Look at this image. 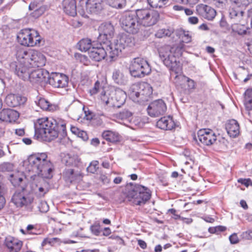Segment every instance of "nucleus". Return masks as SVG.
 I'll list each match as a JSON object with an SVG mask.
<instances>
[{
    "label": "nucleus",
    "instance_id": "nucleus-3",
    "mask_svg": "<svg viewBox=\"0 0 252 252\" xmlns=\"http://www.w3.org/2000/svg\"><path fill=\"white\" fill-rule=\"evenodd\" d=\"M66 125V122L59 118L38 119L34 123V137L48 141L58 137L62 139L67 136Z\"/></svg>",
    "mask_w": 252,
    "mask_h": 252
},
{
    "label": "nucleus",
    "instance_id": "nucleus-32",
    "mask_svg": "<svg viewBox=\"0 0 252 252\" xmlns=\"http://www.w3.org/2000/svg\"><path fill=\"white\" fill-rule=\"evenodd\" d=\"M102 136L107 141L112 143L118 142L120 141L121 138L118 132L111 130L104 131L102 134Z\"/></svg>",
    "mask_w": 252,
    "mask_h": 252
},
{
    "label": "nucleus",
    "instance_id": "nucleus-64",
    "mask_svg": "<svg viewBox=\"0 0 252 252\" xmlns=\"http://www.w3.org/2000/svg\"><path fill=\"white\" fill-rule=\"evenodd\" d=\"M122 180H123L122 177H120V176L117 177L114 179L113 182L115 184H119L121 183V182L122 181Z\"/></svg>",
    "mask_w": 252,
    "mask_h": 252
},
{
    "label": "nucleus",
    "instance_id": "nucleus-35",
    "mask_svg": "<svg viewBox=\"0 0 252 252\" xmlns=\"http://www.w3.org/2000/svg\"><path fill=\"white\" fill-rule=\"evenodd\" d=\"M244 104L248 110H252V89H248L245 91Z\"/></svg>",
    "mask_w": 252,
    "mask_h": 252
},
{
    "label": "nucleus",
    "instance_id": "nucleus-18",
    "mask_svg": "<svg viewBox=\"0 0 252 252\" xmlns=\"http://www.w3.org/2000/svg\"><path fill=\"white\" fill-rule=\"evenodd\" d=\"M199 141L204 145L210 146L217 143V136L210 129H204L198 132Z\"/></svg>",
    "mask_w": 252,
    "mask_h": 252
},
{
    "label": "nucleus",
    "instance_id": "nucleus-62",
    "mask_svg": "<svg viewBox=\"0 0 252 252\" xmlns=\"http://www.w3.org/2000/svg\"><path fill=\"white\" fill-rule=\"evenodd\" d=\"M111 230L109 227H105L103 230V235L107 236L111 233Z\"/></svg>",
    "mask_w": 252,
    "mask_h": 252
},
{
    "label": "nucleus",
    "instance_id": "nucleus-24",
    "mask_svg": "<svg viewBox=\"0 0 252 252\" xmlns=\"http://www.w3.org/2000/svg\"><path fill=\"white\" fill-rule=\"evenodd\" d=\"M61 157L62 162L66 166H79L81 159L77 155L63 153Z\"/></svg>",
    "mask_w": 252,
    "mask_h": 252
},
{
    "label": "nucleus",
    "instance_id": "nucleus-50",
    "mask_svg": "<svg viewBox=\"0 0 252 252\" xmlns=\"http://www.w3.org/2000/svg\"><path fill=\"white\" fill-rule=\"evenodd\" d=\"M220 26L221 28L225 29H227L229 27V25L226 22L224 16H222L221 18L220 21Z\"/></svg>",
    "mask_w": 252,
    "mask_h": 252
},
{
    "label": "nucleus",
    "instance_id": "nucleus-40",
    "mask_svg": "<svg viewBox=\"0 0 252 252\" xmlns=\"http://www.w3.org/2000/svg\"><path fill=\"white\" fill-rule=\"evenodd\" d=\"M173 32L172 30L161 29L158 30L155 33V36L161 38L166 36H170Z\"/></svg>",
    "mask_w": 252,
    "mask_h": 252
},
{
    "label": "nucleus",
    "instance_id": "nucleus-6",
    "mask_svg": "<svg viewBox=\"0 0 252 252\" xmlns=\"http://www.w3.org/2000/svg\"><path fill=\"white\" fill-rule=\"evenodd\" d=\"M100 98L101 102L109 107L120 108L125 103L126 94L122 89H117L114 91H102Z\"/></svg>",
    "mask_w": 252,
    "mask_h": 252
},
{
    "label": "nucleus",
    "instance_id": "nucleus-11",
    "mask_svg": "<svg viewBox=\"0 0 252 252\" xmlns=\"http://www.w3.org/2000/svg\"><path fill=\"white\" fill-rule=\"evenodd\" d=\"M19 42L23 45L32 47L40 42L38 32L35 30L25 29L22 30L17 35Z\"/></svg>",
    "mask_w": 252,
    "mask_h": 252
},
{
    "label": "nucleus",
    "instance_id": "nucleus-59",
    "mask_svg": "<svg viewBox=\"0 0 252 252\" xmlns=\"http://www.w3.org/2000/svg\"><path fill=\"white\" fill-rule=\"evenodd\" d=\"M70 130L72 133L77 136L80 129L76 126H71L70 127Z\"/></svg>",
    "mask_w": 252,
    "mask_h": 252
},
{
    "label": "nucleus",
    "instance_id": "nucleus-36",
    "mask_svg": "<svg viewBox=\"0 0 252 252\" xmlns=\"http://www.w3.org/2000/svg\"><path fill=\"white\" fill-rule=\"evenodd\" d=\"M117 118L125 121V123L124 122V125H127L132 120V113L128 110H124L118 114Z\"/></svg>",
    "mask_w": 252,
    "mask_h": 252
},
{
    "label": "nucleus",
    "instance_id": "nucleus-9",
    "mask_svg": "<svg viewBox=\"0 0 252 252\" xmlns=\"http://www.w3.org/2000/svg\"><path fill=\"white\" fill-rule=\"evenodd\" d=\"M120 22L123 29L129 33H137L140 28L135 12L128 11L124 13L120 18Z\"/></svg>",
    "mask_w": 252,
    "mask_h": 252
},
{
    "label": "nucleus",
    "instance_id": "nucleus-2",
    "mask_svg": "<svg viewBox=\"0 0 252 252\" xmlns=\"http://www.w3.org/2000/svg\"><path fill=\"white\" fill-rule=\"evenodd\" d=\"M183 44L175 45L173 46L166 45L159 50V56L163 64L169 68L171 71V74L174 73L175 75L174 82L177 86L186 83L187 90L191 93L195 88L196 83L189 78L181 74L182 68L178 59L183 53Z\"/></svg>",
    "mask_w": 252,
    "mask_h": 252
},
{
    "label": "nucleus",
    "instance_id": "nucleus-10",
    "mask_svg": "<svg viewBox=\"0 0 252 252\" xmlns=\"http://www.w3.org/2000/svg\"><path fill=\"white\" fill-rule=\"evenodd\" d=\"M129 69L130 74L134 77H143L151 71L148 62L140 58L133 59L131 62Z\"/></svg>",
    "mask_w": 252,
    "mask_h": 252
},
{
    "label": "nucleus",
    "instance_id": "nucleus-22",
    "mask_svg": "<svg viewBox=\"0 0 252 252\" xmlns=\"http://www.w3.org/2000/svg\"><path fill=\"white\" fill-rule=\"evenodd\" d=\"M29 8L30 10H33L31 14L32 16L37 18L45 12L47 6L43 5L40 0H34L30 4Z\"/></svg>",
    "mask_w": 252,
    "mask_h": 252
},
{
    "label": "nucleus",
    "instance_id": "nucleus-15",
    "mask_svg": "<svg viewBox=\"0 0 252 252\" xmlns=\"http://www.w3.org/2000/svg\"><path fill=\"white\" fill-rule=\"evenodd\" d=\"M24 189L25 187L21 186V189H17L11 198V201L17 207H29L33 201L32 197L25 194Z\"/></svg>",
    "mask_w": 252,
    "mask_h": 252
},
{
    "label": "nucleus",
    "instance_id": "nucleus-38",
    "mask_svg": "<svg viewBox=\"0 0 252 252\" xmlns=\"http://www.w3.org/2000/svg\"><path fill=\"white\" fill-rule=\"evenodd\" d=\"M35 103L42 109L44 110H50V103L44 98L39 97L38 98L37 101H35Z\"/></svg>",
    "mask_w": 252,
    "mask_h": 252
},
{
    "label": "nucleus",
    "instance_id": "nucleus-49",
    "mask_svg": "<svg viewBox=\"0 0 252 252\" xmlns=\"http://www.w3.org/2000/svg\"><path fill=\"white\" fill-rule=\"evenodd\" d=\"M229 239L230 243L232 244H237L239 241L237 235L236 233H233L229 237Z\"/></svg>",
    "mask_w": 252,
    "mask_h": 252
},
{
    "label": "nucleus",
    "instance_id": "nucleus-5",
    "mask_svg": "<svg viewBox=\"0 0 252 252\" xmlns=\"http://www.w3.org/2000/svg\"><path fill=\"white\" fill-rule=\"evenodd\" d=\"M23 166L26 171L32 172L33 175L47 179L52 177L54 165L45 153L30 155L28 159L24 161Z\"/></svg>",
    "mask_w": 252,
    "mask_h": 252
},
{
    "label": "nucleus",
    "instance_id": "nucleus-43",
    "mask_svg": "<svg viewBox=\"0 0 252 252\" xmlns=\"http://www.w3.org/2000/svg\"><path fill=\"white\" fill-rule=\"evenodd\" d=\"M98 169V162L97 160L92 161L87 168V171L91 173H95Z\"/></svg>",
    "mask_w": 252,
    "mask_h": 252
},
{
    "label": "nucleus",
    "instance_id": "nucleus-29",
    "mask_svg": "<svg viewBox=\"0 0 252 252\" xmlns=\"http://www.w3.org/2000/svg\"><path fill=\"white\" fill-rule=\"evenodd\" d=\"M112 77L114 82L119 85H126L128 82L127 76L121 69H115L113 71Z\"/></svg>",
    "mask_w": 252,
    "mask_h": 252
},
{
    "label": "nucleus",
    "instance_id": "nucleus-47",
    "mask_svg": "<svg viewBox=\"0 0 252 252\" xmlns=\"http://www.w3.org/2000/svg\"><path fill=\"white\" fill-rule=\"evenodd\" d=\"M182 39L183 42L188 43L191 41V37L189 32L184 31L182 35Z\"/></svg>",
    "mask_w": 252,
    "mask_h": 252
},
{
    "label": "nucleus",
    "instance_id": "nucleus-1",
    "mask_svg": "<svg viewBox=\"0 0 252 252\" xmlns=\"http://www.w3.org/2000/svg\"><path fill=\"white\" fill-rule=\"evenodd\" d=\"M15 55L18 63L13 62L10 64V69L15 74L22 80H29L32 84L42 85L47 83L49 73L41 68L46 62L42 53L34 49L26 50L18 47Z\"/></svg>",
    "mask_w": 252,
    "mask_h": 252
},
{
    "label": "nucleus",
    "instance_id": "nucleus-54",
    "mask_svg": "<svg viewBox=\"0 0 252 252\" xmlns=\"http://www.w3.org/2000/svg\"><path fill=\"white\" fill-rule=\"evenodd\" d=\"M177 211L173 208L169 209L168 210V213H170L173 215L172 218L175 220H178L181 218V216L176 214Z\"/></svg>",
    "mask_w": 252,
    "mask_h": 252
},
{
    "label": "nucleus",
    "instance_id": "nucleus-44",
    "mask_svg": "<svg viewBox=\"0 0 252 252\" xmlns=\"http://www.w3.org/2000/svg\"><path fill=\"white\" fill-rule=\"evenodd\" d=\"M102 91L104 90L103 88H100V83L99 81H97L95 83L94 87L90 90V94L91 95H93L97 94L99 91H100L101 93Z\"/></svg>",
    "mask_w": 252,
    "mask_h": 252
},
{
    "label": "nucleus",
    "instance_id": "nucleus-33",
    "mask_svg": "<svg viewBox=\"0 0 252 252\" xmlns=\"http://www.w3.org/2000/svg\"><path fill=\"white\" fill-rule=\"evenodd\" d=\"M23 177L24 176L21 173L17 172L10 175L9 180L13 186L20 187V189H21V186H23Z\"/></svg>",
    "mask_w": 252,
    "mask_h": 252
},
{
    "label": "nucleus",
    "instance_id": "nucleus-48",
    "mask_svg": "<svg viewBox=\"0 0 252 252\" xmlns=\"http://www.w3.org/2000/svg\"><path fill=\"white\" fill-rule=\"evenodd\" d=\"M238 182L241 183L242 185H245L246 187H248L249 186H252V181L249 179H243L240 178L238 180Z\"/></svg>",
    "mask_w": 252,
    "mask_h": 252
},
{
    "label": "nucleus",
    "instance_id": "nucleus-26",
    "mask_svg": "<svg viewBox=\"0 0 252 252\" xmlns=\"http://www.w3.org/2000/svg\"><path fill=\"white\" fill-rule=\"evenodd\" d=\"M157 126L161 129L169 130L174 128L176 124L173 121L172 117L170 116L163 117L158 121Z\"/></svg>",
    "mask_w": 252,
    "mask_h": 252
},
{
    "label": "nucleus",
    "instance_id": "nucleus-27",
    "mask_svg": "<svg viewBox=\"0 0 252 252\" xmlns=\"http://www.w3.org/2000/svg\"><path fill=\"white\" fill-rule=\"evenodd\" d=\"M22 242L12 237H7L5 240V245L9 252H18L22 246Z\"/></svg>",
    "mask_w": 252,
    "mask_h": 252
},
{
    "label": "nucleus",
    "instance_id": "nucleus-53",
    "mask_svg": "<svg viewBox=\"0 0 252 252\" xmlns=\"http://www.w3.org/2000/svg\"><path fill=\"white\" fill-rule=\"evenodd\" d=\"M77 136L82 138L84 141H86L88 139V136L87 132L83 130H80Z\"/></svg>",
    "mask_w": 252,
    "mask_h": 252
},
{
    "label": "nucleus",
    "instance_id": "nucleus-34",
    "mask_svg": "<svg viewBox=\"0 0 252 252\" xmlns=\"http://www.w3.org/2000/svg\"><path fill=\"white\" fill-rule=\"evenodd\" d=\"M233 32L237 33L239 35H246L250 29L244 24H239L237 23H233L231 25Z\"/></svg>",
    "mask_w": 252,
    "mask_h": 252
},
{
    "label": "nucleus",
    "instance_id": "nucleus-13",
    "mask_svg": "<svg viewBox=\"0 0 252 252\" xmlns=\"http://www.w3.org/2000/svg\"><path fill=\"white\" fill-rule=\"evenodd\" d=\"M98 31L99 35L97 39V42L103 43L104 47L106 45L113 46V44L111 43L110 40L114 34V28L111 23H102L99 26Z\"/></svg>",
    "mask_w": 252,
    "mask_h": 252
},
{
    "label": "nucleus",
    "instance_id": "nucleus-45",
    "mask_svg": "<svg viewBox=\"0 0 252 252\" xmlns=\"http://www.w3.org/2000/svg\"><path fill=\"white\" fill-rule=\"evenodd\" d=\"M217 144H219L221 148H224L226 147L227 141L224 137H222L219 135L217 136Z\"/></svg>",
    "mask_w": 252,
    "mask_h": 252
},
{
    "label": "nucleus",
    "instance_id": "nucleus-19",
    "mask_svg": "<svg viewBox=\"0 0 252 252\" xmlns=\"http://www.w3.org/2000/svg\"><path fill=\"white\" fill-rule=\"evenodd\" d=\"M84 174L79 170L66 168L63 172V178L70 184L79 183L82 180Z\"/></svg>",
    "mask_w": 252,
    "mask_h": 252
},
{
    "label": "nucleus",
    "instance_id": "nucleus-46",
    "mask_svg": "<svg viewBox=\"0 0 252 252\" xmlns=\"http://www.w3.org/2000/svg\"><path fill=\"white\" fill-rule=\"evenodd\" d=\"M38 208L39 211L42 213H46L49 210V206L47 202L44 201H42L40 202Z\"/></svg>",
    "mask_w": 252,
    "mask_h": 252
},
{
    "label": "nucleus",
    "instance_id": "nucleus-20",
    "mask_svg": "<svg viewBox=\"0 0 252 252\" xmlns=\"http://www.w3.org/2000/svg\"><path fill=\"white\" fill-rule=\"evenodd\" d=\"M197 13L204 19L212 20L216 15V10L210 6L200 4L196 6Z\"/></svg>",
    "mask_w": 252,
    "mask_h": 252
},
{
    "label": "nucleus",
    "instance_id": "nucleus-8",
    "mask_svg": "<svg viewBox=\"0 0 252 252\" xmlns=\"http://www.w3.org/2000/svg\"><path fill=\"white\" fill-rule=\"evenodd\" d=\"M153 93L151 86L147 82H141L133 84L131 87L130 96L133 101L141 102L148 101Z\"/></svg>",
    "mask_w": 252,
    "mask_h": 252
},
{
    "label": "nucleus",
    "instance_id": "nucleus-31",
    "mask_svg": "<svg viewBox=\"0 0 252 252\" xmlns=\"http://www.w3.org/2000/svg\"><path fill=\"white\" fill-rule=\"evenodd\" d=\"M96 42L97 41H92L88 38H83L78 42L77 46L79 50L81 51L85 52L88 51L89 53L91 50L92 47L95 45Z\"/></svg>",
    "mask_w": 252,
    "mask_h": 252
},
{
    "label": "nucleus",
    "instance_id": "nucleus-56",
    "mask_svg": "<svg viewBox=\"0 0 252 252\" xmlns=\"http://www.w3.org/2000/svg\"><path fill=\"white\" fill-rule=\"evenodd\" d=\"M1 193H2V189H0V210L3 208L4 205L5 203V198H4V196H3V195H2Z\"/></svg>",
    "mask_w": 252,
    "mask_h": 252
},
{
    "label": "nucleus",
    "instance_id": "nucleus-16",
    "mask_svg": "<svg viewBox=\"0 0 252 252\" xmlns=\"http://www.w3.org/2000/svg\"><path fill=\"white\" fill-rule=\"evenodd\" d=\"M46 84L56 88H64L68 86V78L64 74L52 72L49 74Z\"/></svg>",
    "mask_w": 252,
    "mask_h": 252
},
{
    "label": "nucleus",
    "instance_id": "nucleus-41",
    "mask_svg": "<svg viewBox=\"0 0 252 252\" xmlns=\"http://www.w3.org/2000/svg\"><path fill=\"white\" fill-rule=\"evenodd\" d=\"M107 3L114 8H121L125 4L126 0H106Z\"/></svg>",
    "mask_w": 252,
    "mask_h": 252
},
{
    "label": "nucleus",
    "instance_id": "nucleus-17",
    "mask_svg": "<svg viewBox=\"0 0 252 252\" xmlns=\"http://www.w3.org/2000/svg\"><path fill=\"white\" fill-rule=\"evenodd\" d=\"M167 107L164 101L160 99L152 102L147 108L148 114L153 117H156L165 114Z\"/></svg>",
    "mask_w": 252,
    "mask_h": 252
},
{
    "label": "nucleus",
    "instance_id": "nucleus-21",
    "mask_svg": "<svg viewBox=\"0 0 252 252\" xmlns=\"http://www.w3.org/2000/svg\"><path fill=\"white\" fill-rule=\"evenodd\" d=\"M26 101V97L12 94H8L5 98L6 104L11 107H15L23 105Z\"/></svg>",
    "mask_w": 252,
    "mask_h": 252
},
{
    "label": "nucleus",
    "instance_id": "nucleus-14",
    "mask_svg": "<svg viewBox=\"0 0 252 252\" xmlns=\"http://www.w3.org/2000/svg\"><path fill=\"white\" fill-rule=\"evenodd\" d=\"M78 12L82 15L85 14L84 7L91 13L97 14L102 9V0H79Z\"/></svg>",
    "mask_w": 252,
    "mask_h": 252
},
{
    "label": "nucleus",
    "instance_id": "nucleus-51",
    "mask_svg": "<svg viewBox=\"0 0 252 252\" xmlns=\"http://www.w3.org/2000/svg\"><path fill=\"white\" fill-rule=\"evenodd\" d=\"M242 236L243 238H245L247 240H251L252 239V230H249L245 232H243Z\"/></svg>",
    "mask_w": 252,
    "mask_h": 252
},
{
    "label": "nucleus",
    "instance_id": "nucleus-42",
    "mask_svg": "<svg viewBox=\"0 0 252 252\" xmlns=\"http://www.w3.org/2000/svg\"><path fill=\"white\" fill-rule=\"evenodd\" d=\"M90 230L91 232L95 236H99L101 234L102 229L100 225L98 223H94L90 227Z\"/></svg>",
    "mask_w": 252,
    "mask_h": 252
},
{
    "label": "nucleus",
    "instance_id": "nucleus-25",
    "mask_svg": "<svg viewBox=\"0 0 252 252\" xmlns=\"http://www.w3.org/2000/svg\"><path fill=\"white\" fill-rule=\"evenodd\" d=\"M19 118V113L11 109H3L0 112V120L3 122H15Z\"/></svg>",
    "mask_w": 252,
    "mask_h": 252
},
{
    "label": "nucleus",
    "instance_id": "nucleus-12",
    "mask_svg": "<svg viewBox=\"0 0 252 252\" xmlns=\"http://www.w3.org/2000/svg\"><path fill=\"white\" fill-rule=\"evenodd\" d=\"M140 25L150 27L157 23L159 14L157 11L150 9H140L135 11Z\"/></svg>",
    "mask_w": 252,
    "mask_h": 252
},
{
    "label": "nucleus",
    "instance_id": "nucleus-63",
    "mask_svg": "<svg viewBox=\"0 0 252 252\" xmlns=\"http://www.w3.org/2000/svg\"><path fill=\"white\" fill-rule=\"evenodd\" d=\"M99 144V140L98 138H93L91 140V144L94 146H97Z\"/></svg>",
    "mask_w": 252,
    "mask_h": 252
},
{
    "label": "nucleus",
    "instance_id": "nucleus-28",
    "mask_svg": "<svg viewBox=\"0 0 252 252\" xmlns=\"http://www.w3.org/2000/svg\"><path fill=\"white\" fill-rule=\"evenodd\" d=\"M63 6L64 12L73 17L76 15L77 10H78L75 0H63Z\"/></svg>",
    "mask_w": 252,
    "mask_h": 252
},
{
    "label": "nucleus",
    "instance_id": "nucleus-39",
    "mask_svg": "<svg viewBox=\"0 0 252 252\" xmlns=\"http://www.w3.org/2000/svg\"><path fill=\"white\" fill-rule=\"evenodd\" d=\"M204 1L221 9L224 8L227 3V0H204Z\"/></svg>",
    "mask_w": 252,
    "mask_h": 252
},
{
    "label": "nucleus",
    "instance_id": "nucleus-37",
    "mask_svg": "<svg viewBox=\"0 0 252 252\" xmlns=\"http://www.w3.org/2000/svg\"><path fill=\"white\" fill-rule=\"evenodd\" d=\"M149 5L153 8H161L167 4L169 0H147Z\"/></svg>",
    "mask_w": 252,
    "mask_h": 252
},
{
    "label": "nucleus",
    "instance_id": "nucleus-4",
    "mask_svg": "<svg viewBox=\"0 0 252 252\" xmlns=\"http://www.w3.org/2000/svg\"><path fill=\"white\" fill-rule=\"evenodd\" d=\"M134 44L133 38L126 34L119 35L114 41L113 46L106 45L102 43L96 42L89 52L90 58L95 62H100L108 56L111 61H114L126 47Z\"/></svg>",
    "mask_w": 252,
    "mask_h": 252
},
{
    "label": "nucleus",
    "instance_id": "nucleus-55",
    "mask_svg": "<svg viewBox=\"0 0 252 252\" xmlns=\"http://www.w3.org/2000/svg\"><path fill=\"white\" fill-rule=\"evenodd\" d=\"M36 230V229L33 225L29 224L27 227V231L29 234H36L37 233L35 232Z\"/></svg>",
    "mask_w": 252,
    "mask_h": 252
},
{
    "label": "nucleus",
    "instance_id": "nucleus-61",
    "mask_svg": "<svg viewBox=\"0 0 252 252\" xmlns=\"http://www.w3.org/2000/svg\"><path fill=\"white\" fill-rule=\"evenodd\" d=\"M83 109L85 110V108H83ZM85 113V116L87 120H91L92 119V112L89 110L86 111L84 110Z\"/></svg>",
    "mask_w": 252,
    "mask_h": 252
},
{
    "label": "nucleus",
    "instance_id": "nucleus-57",
    "mask_svg": "<svg viewBox=\"0 0 252 252\" xmlns=\"http://www.w3.org/2000/svg\"><path fill=\"white\" fill-rule=\"evenodd\" d=\"M188 21L191 24H196L198 22V19L195 16L189 17L188 18Z\"/></svg>",
    "mask_w": 252,
    "mask_h": 252
},
{
    "label": "nucleus",
    "instance_id": "nucleus-23",
    "mask_svg": "<svg viewBox=\"0 0 252 252\" xmlns=\"http://www.w3.org/2000/svg\"><path fill=\"white\" fill-rule=\"evenodd\" d=\"M225 129L230 137L235 138L240 134V126L238 122L231 119L227 121L225 124Z\"/></svg>",
    "mask_w": 252,
    "mask_h": 252
},
{
    "label": "nucleus",
    "instance_id": "nucleus-7",
    "mask_svg": "<svg viewBox=\"0 0 252 252\" xmlns=\"http://www.w3.org/2000/svg\"><path fill=\"white\" fill-rule=\"evenodd\" d=\"M131 188L128 191L127 197L133 204L141 206L144 205L150 199L151 194L149 189L146 187L132 183L129 184Z\"/></svg>",
    "mask_w": 252,
    "mask_h": 252
},
{
    "label": "nucleus",
    "instance_id": "nucleus-60",
    "mask_svg": "<svg viewBox=\"0 0 252 252\" xmlns=\"http://www.w3.org/2000/svg\"><path fill=\"white\" fill-rule=\"evenodd\" d=\"M138 244L142 249H145L147 247L146 243L142 240H138Z\"/></svg>",
    "mask_w": 252,
    "mask_h": 252
},
{
    "label": "nucleus",
    "instance_id": "nucleus-58",
    "mask_svg": "<svg viewBox=\"0 0 252 252\" xmlns=\"http://www.w3.org/2000/svg\"><path fill=\"white\" fill-rule=\"evenodd\" d=\"M15 134L18 136H22L25 134V129L23 128L15 129Z\"/></svg>",
    "mask_w": 252,
    "mask_h": 252
},
{
    "label": "nucleus",
    "instance_id": "nucleus-30",
    "mask_svg": "<svg viewBox=\"0 0 252 252\" xmlns=\"http://www.w3.org/2000/svg\"><path fill=\"white\" fill-rule=\"evenodd\" d=\"M228 14L231 22L235 23L241 21L244 12L238 7H230Z\"/></svg>",
    "mask_w": 252,
    "mask_h": 252
},
{
    "label": "nucleus",
    "instance_id": "nucleus-52",
    "mask_svg": "<svg viewBox=\"0 0 252 252\" xmlns=\"http://www.w3.org/2000/svg\"><path fill=\"white\" fill-rule=\"evenodd\" d=\"M48 191V189H44L42 187H39L38 188V192H36L38 196L39 197H43L44 195Z\"/></svg>",
    "mask_w": 252,
    "mask_h": 252
}]
</instances>
